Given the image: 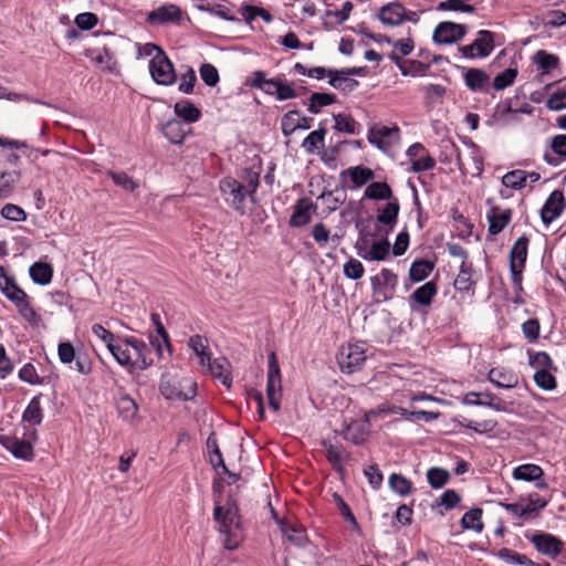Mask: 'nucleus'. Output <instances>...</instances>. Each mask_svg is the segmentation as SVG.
Here are the masks:
<instances>
[{"mask_svg":"<svg viewBox=\"0 0 566 566\" xmlns=\"http://www.w3.org/2000/svg\"><path fill=\"white\" fill-rule=\"evenodd\" d=\"M213 518L218 524V532L222 546L228 551L237 549L243 542V530L239 509L234 501L229 499L224 504L216 500Z\"/></svg>","mask_w":566,"mask_h":566,"instance_id":"obj_1","label":"nucleus"},{"mask_svg":"<svg viewBox=\"0 0 566 566\" xmlns=\"http://www.w3.org/2000/svg\"><path fill=\"white\" fill-rule=\"evenodd\" d=\"M260 184V172L247 170L243 180L232 177L221 179L219 188L224 201L233 209L244 213L248 201H253V195Z\"/></svg>","mask_w":566,"mask_h":566,"instance_id":"obj_2","label":"nucleus"},{"mask_svg":"<svg viewBox=\"0 0 566 566\" xmlns=\"http://www.w3.org/2000/svg\"><path fill=\"white\" fill-rule=\"evenodd\" d=\"M400 140L401 130L397 124L375 123L367 129V142L386 155L390 154Z\"/></svg>","mask_w":566,"mask_h":566,"instance_id":"obj_3","label":"nucleus"},{"mask_svg":"<svg viewBox=\"0 0 566 566\" xmlns=\"http://www.w3.org/2000/svg\"><path fill=\"white\" fill-rule=\"evenodd\" d=\"M371 294L375 303H384L394 298L398 276L391 270L382 269L379 273L370 277Z\"/></svg>","mask_w":566,"mask_h":566,"instance_id":"obj_4","label":"nucleus"},{"mask_svg":"<svg viewBox=\"0 0 566 566\" xmlns=\"http://www.w3.org/2000/svg\"><path fill=\"white\" fill-rule=\"evenodd\" d=\"M149 73L157 85L171 86L177 81L175 66L163 50H158V54L150 59Z\"/></svg>","mask_w":566,"mask_h":566,"instance_id":"obj_5","label":"nucleus"},{"mask_svg":"<svg viewBox=\"0 0 566 566\" xmlns=\"http://www.w3.org/2000/svg\"><path fill=\"white\" fill-rule=\"evenodd\" d=\"M366 346L364 343H354L342 346L337 360L343 373L352 374L365 363Z\"/></svg>","mask_w":566,"mask_h":566,"instance_id":"obj_6","label":"nucleus"},{"mask_svg":"<svg viewBox=\"0 0 566 566\" xmlns=\"http://www.w3.org/2000/svg\"><path fill=\"white\" fill-rule=\"evenodd\" d=\"M282 381L279 361L274 352L269 356L266 396L270 407L279 411L281 405Z\"/></svg>","mask_w":566,"mask_h":566,"instance_id":"obj_7","label":"nucleus"},{"mask_svg":"<svg viewBox=\"0 0 566 566\" xmlns=\"http://www.w3.org/2000/svg\"><path fill=\"white\" fill-rule=\"evenodd\" d=\"M494 49L493 33L486 30H480L476 39L467 45L460 46L459 52L464 59H484L489 56Z\"/></svg>","mask_w":566,"mask_h":566,"instance_id":"obj_8","label":"nucleus"},{"mask_svg":"<svg viewBox=\"0 0 566 566\" xmlns=\"http://www.w3.org/2000/svg\"><path fill=\"white\" fill-rule=\"evenodd\" d=\"M526 537L538 553L553 559L559 556L564 548V542L551 533L536 531L531 536Z\"/></svg>","mask_w":566,"mask_h":566,"instance_id":"obj_9","label":"nucleus"},{"mask_svg":"<svg viewBox=\"0 0 566 566\" xmlns=\"http://www.w3.org/2000/svg\"><path fill=\"white\" fill-rule=\"evenodd\" d=\"M339 177L344 187L349 190H356L373 180L375 172L366 166L358 165L342 170Z\"/></svg>","mask_w":566,"mask_h":566,"instance_id":"obj_10","label":"nucleus"},{"mask_svg":"<svg viewBox=\"0 0 566 566\" xmlns=\"http://www.w3.org/2000/svg\"><path fill=\"white\" fill-rule=\"evenodd\" d=\"M120 340L126 347H129L133 353L134 369L145 370L151 366L153 360L149 357L150 349L144 340L133 336L120 338Z\"/></svg>","mask_w":566,"mask_h":566,"instance_id":"obj_11","label":"nucleus"},{"mask_svg":"<svg viewBox=\"0 0 566 566\" xmlns=\"http://www.w3.org/2000/svg\"><path fill=\"white\" fill-rule=\"evenodd\" d=\"M369 432L370 422L368 418L363 416L361 418L352 419L349 422H346L340 434L345 440L354 444H361L367 440Z\"/></svg>","mask_w":566,"mask_h":566,"instance_id":"obj_12","label":"nucleus"},{"mask_svg":"<svg viewBox=\"0 0 566 566\" xmlns=\"http://www.w3.org/2000/svg\"><path fill=\"white\" fill-rule=\"evenodd\" d=\"M464 35V25L444 21L434 28L432 39L438 44H452L462 40Z\"/></svg>","mask_w":566,"mask_h":566,"instance_id":"obj_13","label":"nucleus"},{"mask_svg":"<svg viewBox=\"0 0 566 566\" xmlns=\"http://www.w3.org/2000/svg\"><path fill=\"white\" fill-rule=\"evenodd\" d=\"M181 9L175 3H167L150 11L147 21L150 24L161 25L166 23H179L181 20Z\"/></svg>","mask_w":566,"mask_h":566,"instance_id":"obj_14","label":"nucleus"},{"mask_svg":"<svg viewBox=\"0 0 566 566\" xmlns=\"http://www.w3.org/2000/svg\"><path fill=\"white\" fill-rule=\"evenodd\" d=\"M438 293L437 284L429 281L417 287L409 296V305L412 311H419L421 307H429Z\"/></svg>","mask_w":566,"mask_h":566,"instance_id":"obj_15","label":"nucleus"},{"mask_svg":"<svg viewBox=\"0 0 566 566\" xmlns=\"http://www.w3.org/2000/svg\"><path fill=\"white\" fill-rule=\"evenodd\" d=\"M486 202L490 206V210L486 213L489 232L491 234H497L510 223L512 211L511 209H503L493 205L492 199H488Z\"/></svg>","mask_w":566,"mask_h":566,"instance_id":"obj_16","label":"nucleus"},{"mask_svg":"<svg viewBox=\"0 0 566 566\" xmlns=\"http://www.w3.org/2000/svg\"><path fill=\"white\" fill-rule=\"evenodd\" d=\"M160 132L170 144L181 145L191 134V128L177 118H170L160 125Z\"/></svg>","mask_w":566,"mask_h":566,"instance_id":"obj_17","label":"nucleus"},{"mask_svg":"<svg viewBox=\"0 0 566 566\" xmlns=\"http://www.w3.org/2000/svg\"><path fill=\"white\" fill-rule=\"evenodd\" d=\"M0 444L18 459L32 460L34 455L30 441L20 440L8 434H0Z\"/></svg>","mask_w":566,"mask_h":566,"instance_id":"obj_18","label":"nucleus"},{"mask_svg":"<svg viewBox=\"0 0 566 566\" xmlns=\"http://www.w3.org/2000/svg\"><path fill=\"white\" fill-rule=\"evenodd\" d=\"M563 201L564 196L560 191L555 190L549 195L541 210L543 222L551 223L560 216L564 209Z\"/></svg>","mask_w":566,"mask_h":566,"instance_id":"obj_19","label":"nucleus"},{"mask_svg":"<svg viewBox=\"0 0 566 566\" xmlns=\"http://www.w3.org/2000/svg\"><path fill=\"white\" fill-rule=\"evenodd\" d=\"M488 379L497 388L511 389L517 386V375L504 367H494L490 369Z\"/></svg>","mask_w":566,"mask_h":566,"instance_id":"obj_20","label":"nucleus"},{"mask_svg":"<svg viewBox=\"0 0 566 566\" xmlns=\"http://www.w3.org/2000/svg\"><path fill=\"white\" fill-rule=\"evenodd\" d=\"M463 81L472 92H488L489 90L490 76L481 69H468L463 73Z\"/></svg>","mask_w":566,"mask_h":566,"instance_id":"obj_21","label":"nucleus"},{"mask_svg":"<svg viewBox=\"0 0 566 566\" xmlns=\"http://www.w3.org/2000/svg\"><path fill=\"white\" fill-rule=\"evenodd\" d=\"M440 154L439 160L444 165L454 164L457 168L461 171H464V164L461 159V154L459 147L450 139L441 140L440 145Z\"/></svg>","mask_w":566,"mask_h":566,"instance_id":"obj_22","label":"nucleus"},{"mask_svg":"<svg viewBox=\"0 0 566 566\" xmlns=\"http://www.w3.org/2000/svg\"><path fill=\"white\" fill-rule=\"evenodd\" d=\"M208 373L219 379L222 385L230 387L231 385V374H230V363L224 357H218L214 359L209 358L206 361V366Z\"/></svg>","mask_w":566,"mask_h":566,"instance_id":"obj_23","label":"nucleus"},{"mask_svg":"<svg viewBox=\"0 0 566 566\" xmlns=\"http://www.w3.org/2000/svg\"><path fill=\"white\" fill-rule=\"evenodd\" d=\"M405 7L399 2L385 4L379 11V20L381 23L396 27L403 22Z\"/></svg>","mask_w":566,"mask_h":566,"instance_id":"obj_24","label":"nucleus"},{"mask_svg":"<svg viewBox=\"0 0 566 566\" xmlns=\"http://www.w3.org/2000/svg\"><path fill=\"white\" fill-rule=\"evenodd\" d=\"M527 259V250H511L510 253V270L512 282L515 286L522 284V272Z\"/></svg>","mask_w":566,"mask_h":566,"instance_id":"obj_25","label":"nucleus"},{"mask_svg":"<svg viewBox=\"0 0 566 566\" xmlns=\"http://www.w3.org/2000/svg\"><path fill=\"white\" fill-rule=\"evenodd\" d=\"M174 112L186 124L196 123L201 117V111L188 99L177 102L174 105Z\"/></svg>","mask_w":566,"mask_h":566,"instance_id":"obj_26","label":"nucleus"},{"mask_svg":"<svg viewBox=\"0 0 566 566\" xmlns=\"http://www.w3.org/2000/svg\"><path fill=\"white\" fill-rule=\"evenodd\" d=\"M116 408L118 416L123 419V421L132 423L137 417L138 406L136 401L127 394H123L118 397L116 401Z\"/></svg>","mask_w":566,"mask_h":566,"instance_id":"obj_27","label":"nucleus"},{"mask_svg":"<svg viewBox=\"0 0 566 566\" xmlns=\"http://www.w3.org/2000/svg\"><path fill=\"white\" fill-rule=\"evenodd\" d=\"M512 476L517 481H538L544 476V470L537 464L525 463L516 467L512 472Z\"/></svg>","mask_w":566,"mask_h":566,"instance_id":"obj_28","label":"nucleus"},{"mask_svg":"<svg viewBox=\"0 0 566 566\" xmlns=\"http://www.w3.org/2000/svg\"><path fill=\"white\" fill-rule=\"evenodd\" d=\"M327 129L319 126L316 130L311 132L302 142V148L306 154H316L324 148L325 136Z\"/></svg>","mask_w":566,"mask_h":566,"instance_id":"obj_29","label":"nucleus"},{"mask_svg":"<svg viewBox=\"0 0 566 566\" xmlns=\"http://www.w3.org/2000/svg\"><path fill=\"white\" fill-rule=\"evenodd\" d=\"M84 55L92 63L103 65L106 70L112 71L114 64L113 54L106 46L86 49Z\"/></svg>","mask_w":566,"mask_h":566,"instance_id":"obj_30","label":"nucleus"},{"mask_svg":"<svg viewBox=\"0 0 566 566\" xmlns=\"http://www.w3.org/2000/svg\"><path fill=\"white\" fill-rule=\"evenodd\" d=\"M280 78H266L263 71L252 73L250 85L268 95H275Z\"/></svg>","mask_w":566,"mask_h":566,"instance_id":"obj_31","label":"nucleus"},{"mask_svg":"<svg viewBox=\"0 0 566 566\" xmlns=\"http://www.w3.org/2000/svg\"><path fill=\"white\" fill-rule=\"evenodd\" d=\"M21 179L18 170L0 171V200L9 198Z\"/></svg>","mask_w":566,"mask_h":566,"instance_id":"obj_32","label":"nucleus"},{"mask_svg":"<svg viewBox=\"0 0 566 566\" xmlns=\"http://www.w3.org/2000/svg\"><path fill=\"white\" fill-rule=\"evenodd\" d=\"M337 102V96L333 93H312L307 102V111L312 114H318L323 107Z\"/></svg>","mask_w":566,"mask_h":566,"instance_id":"obj_33","label":"nucleus"},{"mask_svg":"<svg viewBox=\"0 0 566 566\" xmlns=\"http://www.w3.org/2000/svg\"><path fill=\"white\" fill-rule=\"evenodd\" d=\"M43 420V411L41 408L40 399L33 397L28 403L22 415V421L30 427L39 426Z\"/></svg>","mask_w":566,"mask_h":566,"instance_id":"obj_34","label":"nucleus"},{"mask_svg":"<svg viewBox=\"0 0 566 566\" xmlns=\"http://www.w3.org/2000/svg\"><path fill=\"white\" fill-rule=\"evenodd\" d=\"M32 281L40 285H48L52 281L53 270L50 264L35 262L29 269Z\"/></svg>","mask_w":566,"mask_h":566,"instance_id":"obj_35","label":"nucleus"},{"mask_svg":"<svg viewBox=\"0 0 566 566\" xmlns=\"http://www.w3.org/2000/svg\"><path fill=\"white\" fill-rule=\"evenodd\" d=\"M534 63L542 74H549L553 70L559 65V59L557 55L548 53L544 50H539L534 55Z\"/></svg>","mask_w":566,"mask_h":566,"instance_id":"obj_36","label":"nucleus"},{"mask_svg":"<svg viewBox=\"0 0 566 566\" xmlns=\"http://www.w3.org/2000/svg\"><path fill=\"white\" fill-rule=\"evenodd\" d=\"M483 511L479 507L471 509L465 512L461 518V526L463 530H470L475 533H481L484 528V524L482 522Z\"/></svg>","mask_w":566,"mask_h":566,"instance_id":"obj_37","label":"nucleus"},{"mask_svg":"<svg viewBox=\"0 0 566 566\" xmlns=\"http://www.w3.org/2000/svg\"><path fill=\"white\" fill-rule=\"evenodd\" d=\"M323 446L325 448V455L329 463L336 470H342L345 461L348 458L347 452L342 447L334 446L331 442L324 441Z\"/></svg>","mask_w":566,"mask_h":566,"instance_id":"obj_38","label":"nucleus"},{"mask_svg":"<svg viewBox=\"0 0 566 566\" xmlns=\"http://www.w3.org/2000/svg\"><path fill=\"white\" fill-rule=\"evenodd\" d=\"M281 532L294 545L301 546L306 542L305 530L298 524L281 523Z\"/></svg>","mask_w":566,"mask_h":566,"instance_id":"obj_39","label":"nucleus"},{"mask_svg":"<svg viewBox=\"0 0 566 566\" xmlns=\"http://www.w3.org/2000/svg\"><path fill=\"white\" fill-rule=\"evenodd\" d=\"M312 205L306 200H300L294 207L290 223L293 227H302L311 220Z\"/></svg>","mask_w":566,"mask_h":566,"instance_id":"obj_40","label":"nucleus"},{"mask_svg":"<svg viewBox=\"0 0 566 566\" xmlns=\"http://www.w3.org/2000/svg\"><path fill=\"white\" fill-rule=\"evenodd\" d=\"M328 84L334 88L342 91H353L358 86V81L348 78L347 75H343L340 70L328 71Z\"/></svg>","mask_w":566,"mask_h":566,"instance_id":"obj_41","label":"nucleus"},{"mask_svg":"<svg viewBox=\"0 0 566 566\" xmlns=\"http://www.w3.org/2000/svg\"><path fill=\"white\" fill-rule=\"evenodd\" d=\"M159 390L166 399L187 400L189 398L187 394H184L180 390L179 384L169 377L161 378L159 384Z\"/></svg>","mask_w":566,"mask_h":566,"instance_id":"obj_42","label":"nucleus"},{"mask_svg":"<svg viewBox=\"0 0 566 566\" xmlns=\"http://www.w3.org/2000/svg\"><path fill=\"white\" fill-rule=\"evenodd\" d=\"M392 196L391 188L387 182H371L364 192V197L370 200H389Z\"/></svg>","mask_w":566,"mask_h":566,"instance_id":"obj_43","label":"nucleus"},{"mask_svg":"<svg viewBox=\"0 0 566 566\" xmlns=\"http://www.w3.org/2000/svg\"><path fill=\"white\" fill-rule=\"evenodd\" d=\"M20 316L27 321L31 326H39L41 318L40 315L35 312L33 306L30 303V298L27 295L23 300L17 302L14 304Z\"/></svg>","mask_w":566,"mask_h":566,"instance_id":"obj_44","label":"nucleus"},{"mask_svg":"<svg viewBox=\"0 0 566 566\" xmlns=\"http://www.w3.org/2000/svg\"><path fill=\"white\" fill-rule=\"evenodd\" d=\"M109 352L120 366L127 368L129 371L135 370L133 353L120 339L119 343L112 347Z\"/></svg>","mask_w":566,"mask_h":566,"instance_id":"obj_45","label":"nucleus"},{"mask_svg":"<svg viewBox=\"0 0 566 566\" xmlns=\"http://www.w3.org/2000/svg\"><path fill=\"white\" fill-rule=\"evenodd\" d=\"M527 182V171L516 169L506 172L502 177V185L505 188H511L513 190H521L526 186Z\"/></svg>","mask_w":566,"mask_h":566,"instance_id":"obj_46","label":"nucleus"},{"mask_svg":"<svg viewBox=\"0 0 566 566\" xmlns=\"http://www.w3.org/2000/svg\"><path fill=\"white\" fill-rule=\"evenodd\" d=\"M188 346L199 358L200 365L206 366V361L211 357L208 352V340L200 335H193L189 338Z\"/></svg>","mask_w":566,"mask_h":566,"instance_id":"obj_47","label":"nucleus"},{"mask_svg":"<svg viewBox=\"0 0 566 566\" xmlns=\"http://www.w3.org/2000/svg\"><path fill=\"white\" fill-rule=\"evenodd\" d=\"M433 270V264L427 260H418L412 262L409 269L410 280L420 282L427 279Z\"/></svg>","mask_w":566,"mask_h":566,"instance_id":"obj_48","label":"nucleus"},{"mask_svg":"<svg viewBox=\"0 0 566 566\" xmlns=\"http://www.w3.org/2000/svg\"><path fill=\"white\" fill-rule=\"evenodd\" d=\"M334 119V128L339 133H345L348 135L357 134V122L353 118V116L348 114H336L333 116Z\"/></svg>","mask_w":566,"mask_h":566,"instance_id":"obj_49","label":"nucleus"},{"mask_svg":"<svg viewBox=\"0 0 566 566\" xmlns=\"http://www.w3.org/2000/svg\"><path fill=\"white\" fill-rule=\"evenodd\" d=\"M497 556L510 565L535 566V563L526 555L520 554L510 548H501Z\"/></svg>","mask_w":566,"mask_h":566,"instance_id":"obj_50","label":"nucleus"},{"mask_svg":"<svg viewBox=\"0 0 566 566\" xmlns=\"http://www.w3.org/2000/svg\"><path fill=\"white\" fill-rule=\"evenodd\" d=\"M389 488L399 496H406L411 493L412 484L402 474L392 473L388 479Z\"/></svg>","mask_w":566,"mask_h":566,"instance_id":"obj_51","label":"nucleus"},{"mask_svg":"<svg viewBox=\"0 0 566 566\" xmlns=\"http://www.w3.org/2000/svg\"><path fill=\"white\" fill-rule=\"evenodd\" d=\"M300 111L292 109L285 113L281 118V129L285 137H290L300 127Z\"/></svg>","mask_w":566,"mask_h":566,"instance_id":"obj_52","label":"nucleus"},{"mask_svg":"<svg viewBox=\"0 0 566 566\" xmlns=\"http://www.w3.org/2000/svg\"><path fill=\"white\" fill-rule=\"evenodd\" d=\"M517 69L509 67L503 72L499 73L493 80V88L496 91H503L506 87L513 85L517 77Z\"/></svg>","mask_w":566,"mask_h":566,"instance_id":"obj_53","label":"nucleus"},{"mask_svg":"<svg viewBox=\"0 0 566 566\" xmlns=\"http://www.w3.org/2000/svg\"><path fill=\"white\" fill-rule=\"evenodd\" d=\"M399 213V203L397 201H389L382 209L378 210L377 220L386 226L396 222Z\"/></svg>","mask_w":566,"mask_h":566,"instance_id":"obj_54","label":"nucleus"},{"mask_svg":"<svg viewBox=\"0 0 566 566\" xmlns=\"http://www.w3.org/2000/svg\"><path fill=\"white\" fill-rule=\"evenodd\" d=\"M483 401H473L475 406H484L499 412H509V405L491 392H482Z\"/></svg>","mask_w":566,"mask_h":566,"instance_id":"obj_55","label":"nucleus"},{"mask_svg":"<svg viewBox=\"0 0 566 566\" xmlns=\"http://www.w3.org/2000/svg\"><path fill=\"white\" fill-rule=\"evenodd\" d=\"M107 176L112 178L114 184L126 191L133 192L138 188V182L135 181L132 177H129L124 171H113L108 170Z\"/></svg>","mask_w":566,"mask_h":566,"instance_id":"obj_56","label":"nucleus"},{"mask_svg":"<svg viewBox=\"0 0 566 566\" xmlns=\"http://www.w3.org/2000/svg\"><path fill=\"white\" fill-rule=\"evenodd\" d=\"M407 415V410L397 406H390V405H380L369 411H367L364 416L368 418V421L370 422L371 419L375 418H385L388 415Z\"/></svg>","mask_w":566,"mask_h":566,"instance_id":"obj_57","label":"nucleus"},{"mask_svg":"<svg viewBox=\"0 0 566 566\" xmlns=\"http://www.w3.org/2000/svg\"><path fill=\"white\" fill-rule=\"evenodd\" d=\"M533 379L536 386L545 391H552L557 387L556 378L549 369L536 370Z\"/></svg>","mask_w":566,"mask_h":566,"instance_id":"obj_58","label":"nucleus"},{"mask_svg":"<svg viewBox=\"0 0 566 566\" xmlns=\"http://www.w3.org/2000/svg\"><path fill=\"white\" fill-rule=\"evenodd\" d=\"M472 286H473V281L471 279V274L469 271H467L464 269V265L462 264L460 273L458 274V276L454 280V289L458 292L468 293V294L473 295Z\"/></svg>","mask_w":566,"mask_h":566,"instance_id":"obj_59","label":"nucleus"},{"mask_svg":"<svg viewBox=\"0 0 566 566\" xmlns=\"http://www.w3.org/2000/svg\"><path fill=\"white\" fill-rule=\"evenodd\" d=\"M438 11H460L464 13L474 12V7L465 3L463 0H446L438 3Z\"/></svg>","mask_w":566,"mask_h":566,"instance_id":"obj_60","label":"nucleus"},{"mask_svg":"<svg viewBox=\"0 0 566 566\" xmlns=\"http://www.w3.org/2000/svg\"><path fill=\"white\" fill-rule=\"evenodd\" d=\"M333 497L344 520L352 525L353 530H358V522L348 504L343 500V497L338 493H334Z\"/></svg>","mask_w":566,"mask_h":566,"instance_id":"obj_61","label":"nucleus"},{"mask_svg":"<svg viewBox=\"0 0 566 566\" xmlns=\"http://www.w3.org/2000/svg\"><path fill=\"white\" fill-rule=\"evenodd\" d=\"M199 74L202 82L210 87H214L220 81L217 67L210 63L202 64L199 69Z\"/></svg>","mask_w":566,"mask_h":566,"instance_id":"obj_62","label":"nucleus"},{"mask_svg":"<svg viewBox=\"0 0 566 566\" xmlns=\"http://www.w3.org/2000/svg\"><path fill=\"white\" fill-rule=\"evenodd\" d=\"M421 91L423 92L424 99L429 104H434L441 101V98L446 94V87L440 84H427L421 87Z\"/></svg>","mask_w":566,"mask_h":566,"instance_id":"obj_63","label":"nucleus"},{"mask_svg":"<svg viewBox=\"0 0 566 566\" xmlns=\"http://www.w3.org/2000/svg\"><path fill=\"white\" fill-rule=\"evenodd\" d=\"M427 479L433 489H440L448 482L449 473L440 468H431L427 472Z\"/></svg>","mask_w":566,"mask_h":566,"instance_id":"obj_64","label":"nucleus"}]
</instances>
